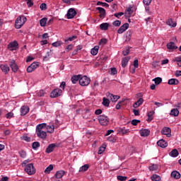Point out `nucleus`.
I'll list each match as a JSON object with an SVG mask.
<instances>
[{"mask_svg": "<svg viewBox=\"0 0 181 181\" xmlns=\"http://www.w3.org/2000/svg\"><path fill=\"white\" fill-rule=\"evenodd\" d=\"M98 6H105V8H108L110 6V5L107 3H104L103 1H98L97 3Z\"/></svg>", "mask_w": 181, "mask_h": 181, "instance_id": "49530a36", "label": "nucleus"}, {"mask_svg": "<svg viewBox=\"0 0 181 181\" xmlns=\"http://www.w3.org/2000/svg\"><path fill=\"white\" fill-rule=\"evenodd\" d=\"M53 170V165H49L45 170V173L46 175H49L50 173V171Z\"/></svg>", "mask_w": 181, "mask_h": 181, "instance_id": "37998d69", "label": "nucleus"}, {"mask_svg": "<svg viewBox=\"0 0 181 181\" xmlns=\"http://www.w3.org/2000/svg\"><path fill=\"white\" fill-rule=\"evenodd\" d=\"M63 176H64V171L63 170L57 171L55 174V177L57 179H62Z\"/></svg>", "mask_w": 181, "mask_h": 181, "instance_id": "c756f323", "label": "nucleus"}, {"mask_svg": "<svg viewBox=\"0 0 181 181\" xmlns=\"http://www.w3.org/2000/svg\"><path fill=\"white\" fill-rule=\"evenodd\" d=\"M32 148L33 149H37V148H40V143L35 141L32 144Z\"/></svg>", "mask_w": 181, "mask_h": 181, "instance_id": "79ce46f5", "label": "nucleus"}, {"mask_svg": "<svg viewBox=\"0 0 181 181\" xmlns=\"http://www.w3.org/2000/svg\"><path fill=\"white\" fill-rule=\"evenodd\" d=\"M25 172H26L28 175H35L36 170L35 167H33V163L27 164L25 168Z\"/></svg>", "mask_w": 181, "mask_h": 181, "instance_id": "423d86ee", "label": "nucleus"}, {"mask_svg": "<svg viewBox=\"0 0 181 181\" xmlns=\"http://www.w3.org/2000/svg\"><path fill=\"white\" fill-rule=\"evenodd\" d=\"M105 151V147H104V146L100 147L98 152V155H101V153H103Z\"/></svg>", "mask_w": 181, "mask_h": 181, "instance_id": "8fccbe9b", "label": "nucleus"}, {"mask_svg": "<svg viewBox=\"0 0 181 181\" xmlns=\"http://www.w3.org/2000/svg\"><path fill=\"white\" fill-rule=\"evenodd\" d=\"M47 23V18H43L40 21V25L42 28H45Z\"/></svg>", "mask_w": 181, "mask_h": 181, "instance_id": "f704fd0d", "label": "nucleus"}, {"mask_svg": "<svg viewBox=\"0 0 181 181\" xmlns=\"http://www.w3.org/2000/svg\"><path fill=\"white\" fill-rule=\"evenodd\" d=\"M139 122H141V120H139V119H133V120L132 121V125L136 126V125H138V124H139Z\"/></svg>", "mask_w": 181, "mask_h": 181, "instance_id": "864d4df0", "label": "nucleus"}, {"mask_svg": "<svg viewBox=\"0 0 181 181\" xmlns=\"http://www.w3.org/2000/svg\"><path fill=\"white\" fill-rule=\"evenodd\" d=\"M152 181H160V176L154 174L151 177Z\"/></svg>", "mask_w": 181, "mask_h": 181, "instance_id": "58836bf2", "label": "nucleus"}, {"mask_svg": "<svg viewBox=\"0 0 181 181\" xmlns=\"http://www.w3.org/2000/svg\"><path fill=\"white\" fill-rule=\"evenodd\" d=\"M95 115H100V114H103V110L100 109H98L95 111Z\"/></svg>", "mask_w": 181, "mask_h": 181, "instance_id": "bf43d9fd", "label": "nucleus"}, {"mask_svg": "<svg viewBox=\"0 0 181 181\" xmlns=\"http://www.w3.org/2000/svg\"><path fill=\"white\" fill-rule=\"evenodd\" d=\"M77 15V12H76V10L74 8H70L66 14L68 19H73Z\"/></svg>", "mask_w": 181, "mask_h": 181, "instance_id": "9b49d317", "label": "nucleus"}, {"mask_svg": "<svg viewBox=\"0 0 181 181\" xmlns=\"http://www.w3.org/2000/svg\"><path fill=\"white\" fill-rule=\"evenodd\" d=\"M157 145L160 148H166L168 146V142L163 139H160L157 142Z\"/></svg>", "mask_w": 181, "mask_h": 181, "instance_id": "a211bd4d", "label": "nucleus"}, {"mask_svg": "<svg viewBox=\"0 0 181 181\" xmlns=\"http://www.w3.org/2000/svg\"><path fill=\"white\" fill-rule=\"evenodd\" d=\"M46 129V123H42L36 127V135L40 139H46L47 138V132L45 131Z\"/></svg>", "mask_w": 181, "mask_h": 181, "instance_id": "f257e3e1", "label": "nucleus"}, {"mask_svg": "<svg viewBox=\"0 0 181 181\" xmlns=\"http://www.w3.org/2000/svg\"><path fill=\"white\" fill-rule=\"evenodd\" d=\"M171 132H172V130L169 127H164L161 130V134L163 135H166V136H168V138H170V136H172Z\"/></svg>", "mask_w": 181, "mask_h": 181, "instance_id": "9d476101", "label": "nucleus"}, {"mask_svg": "<svg viewBox=\"0 0 181 181\" xmlns=\"http://www.w3.org/2000/svg\"><path fill=\"white\" fill-rule=\"evenodd\" d=\"M59 87L61 89L57 88L52 91V93H50L51 98H57V97H60V95H62L63 90H64V88H66V82L62 81Z\"/></svg>", "mask_w": 181, "mask_h": 181, "instance_id": "f03ea898", "label": "nucleus"}, {"mask_svg": "<svg viewBox=\"0 0 181 181\" xmlns=\"http://www.w3.org/2000/svg\"><path fill=\"white\" fill-rule=\"evenodd\" d=\"M144 104V98H140L134 105L133 108H138L140 105H142Z\"/></svg>", "mask_w": 181, "mask_h": 181, "instance_id": "412c9836", "label": "nucleus"}, {"mask_svg": "<svg viewBox=\"0 0 181 181\" xmlns=\"http://www.w3.org/2000/svg\"><path fill=\"white\" fill-rule=\"evenodd\" d=\"M19 47V44L18 43V41L14 40L13 42H10L8 45V49L11 52H13V50H16Z\"/></svg>", "mask_w": 181, "mask_h": 181, "instance_id": "6e6552de", "label": "nucleus"}, {"mask_svg": "<svg viewBox=\"0 0 181 181\" xmlns=\"http://www.w3.org/2000/svg\"><path fill=\"white\" fill-rule=\"evenodd\" d=\"M129 28V24L128 23H125L124 25H122L118 30L117 33L121 35L122 33H124L127 29Z\"/></svg>", "mask_w": 181, "mask_h": 181, "instance_id": "ddd939ff", "label": "nucleus"}, {"mask_svg": "<svg viewBox=\"0 0 181 181\" xmlns=\"http://www.w3.org/2000/svg\"><path fill=\"white\" fill-rule=\"evenodd\" d=\"M106 95L107 98H109V100H110V101H112V103H116V101H118V100H119V96L114 95L113 94L110 93H106Z\"/></svg>", "mask_w": 181, "mask_h": 181, "instance_id": "f8f14e48", "label": "nucleus"}, {"mask_svg": "<svg viewBox=\"0 0 181 181\" xmlns=\"http://www.w3.org/2000/svg\"><path fill=\"white\" fill-rule=\"evenodd\" d=\"M98 120L100 125L103 127H107L110 124V119L105 115H101L98 117Z\"/></svg>", "mask_w": 181, "mask_h": 181, "instance_id": "20e7f679", "label": "nucleus"}, {"mask_svg": "<svg viewBox=\"0 0 181 181\" xmlns=\"http://www.w3.org/2000/svg\"><path fill=\"white\" fill-rule=\"evenodd\" d=\"M116 73H117V69L111 68V74H112L114 76V75H115Z\"/></svg>", "mask_w": 181, "mask_h": 181, "instance_id": "774afa93", "label": "nucleus"}, {"mask_svg": "<svg viewBox=\"0 0 181 181\" xmlns=\"http://www.w3.org/2000/svg\"><path fill=\"white\" fill-rule=\"evenodd\" d=\"M37 67H39L37 62H33L27 68V71L28 73H32V71H35Z\"/></svg>", "mask_w": 181, "mask_h": 181, "instance_id": "1a4fd4ad", "label": "nucleus"}, {"mask_svg": "<svg viewBox=\"0 0 181 181\" xmlns=\"http://www.w3.org/2000/svg\"><path fill=\"white\" fill-rule=\"evenodd\" d=\"M98 50H100L99 46H95L91 50L90 53L93 56H96L98 54Z\"/></svg>", "mask_w": 181, "mask_h": 181, "instance_id": "cd10ccee", "label": "nucleus"}, {"mask_svg": "<svg viewBox=\"0 0 181 181\" xmlns=\"http://www.w3.org/2000/svg\"><path fill=\"white\" fill-rule=\"evenodd\" d=\"M171 177H173V179H180V173L176 171V170H174L171 173V175H170Z\"/></svg>", "mask_w": 181, "mask_h": 181, "instance_id": "aec40b11", "label": "nucleus"}, {"mask_svg": "<svg viewBox=\"0 0 181 181\" xmlns=\"http://www.w3.org/2000/svg\"><path fill=\"white\" fill-rule=\"evenodd\" d=\"M131 59V57H125L122 60V66L125 68L128 65V62Z\"/></svg>", "mask_w": 181, "mask_h": 181, "instance_id": "f3484780", "label": "nucleus"}, {"mask_svg": "<svg viewBox=\"0 0 181 181\" xmlns=\"http://www.w3.org/2000/svg\"><path fill=\"white\" fill-rule=\"evenodd\" d=\"M158 169V165L156 164H151L149 166V170L153 172Z\"/></svg>", "mask_w": 181, "mask_h": 181, "instance_id": "c03bdc74", "label": "nucleus"}, {"mask_svg": "<svg viewBox=\"0 0 181 181\" xmlns=\"http://www.w3.org/2000/svg\"><path fill=\"white\" fill-rule=\"evenodd\" d=\"M66 52H70V50H73V45H69L66 48Z\"/></svg>", "mask_w": 181, "mask_h": 181, "instance_id": "680f3d73", "label": "nucleus"}, {"mask_svg": "<svg viewBox=\"0 0 181 181\" xmlns=\"http://www.w3.org/2000/svg\"><path fill=\"white\" fill-rule=\"evenodd\" d=\"M153 81L155 82L156 86H159V84H160V83H162V78L157 77V78L153 79Z\"/></svg>", "mask_w": 181, "mask_h": 181, "instance_id": "a19ab883", "label": "nucleus"}, {"mask_svg": "<svg viewBox=\"0 0 181 181\" xmlns=\"http://www.w3.org/2000/svg\"><path fill=\"white\" fill-rule=\"evenodd\" d=\"M168 49H170V50H176L177 49V47L174 44V42H169L167 44Z\"/></svg>", "mask_w": 181, "mask_h": 181, "instance_id": "7c9ffc66", "label": "nucleus"}, {"mask_svg": "<svg viewBox=\"0 0 181 181\" xmlns=\"http://www.w3.org/2000/svg\"><path fill=\"white\" fill-rule=\"evenodd\" d=\"M153 114H155V111H151L148 113V115H147V116H148L147 121L148 122H151V121H152V119H153Z\"/></svg>", "mask_w": 181, "mask_h": 181, "instance_id": "72a5a7b5", "label": "nucleus"}, {"mask_svg": "<svg viewBox=\"0 0 181 181\" xmlns=\"http://www.w3.org/2000/svg\"><path fill=\"white\" fill-rule=\"evenodd\" d=\"M89 168L90 165L88 164H86L79 168V172H87Z\"/></svg>", "mask_w": 181, "mask_h": 181, "instance_id": "c9c22d12", "label": "nucleus"}, {"mask_svg": "<svg viewBox=\"0 0 181 181\" xmlns=\"http://www.w3.org/2000/svg\"><path fill=\"white\" fill-rule=\"evenodd\" d=\"M45 94H46V92L43 90H41L37 93V95H38V97H43Z\"/></svg>", "mask_w": 181, "mask_h": 181, "instance_id": "de8ad7c7", "label": "nucleus"}, {"mask_svg": "<svg viewBox=\"0 0 181 181\" xmlns=\"http://www.w3.org/2000/svg\"><path fill=\"white\" fill-rule=\"evenodd\" d=\"M170 114L173 117H177L179 115V110H177V109H173V110H171Z\"/></svg>", "mask_w": 181, "mask_h": 181, "instance_id": "e433bc0d", "label": "nucleus"}, {"mask_svg": "<svg viewBox=\"0 0 181 181\" xmlns=\"http://www.w3.org/2000/svg\"><path fill=\"white\" fill-rule=\"evenodd\" d=\"M152 2V0H143V3L144 5H146L147 6H149Z\"/></svg>", "mask_w": 181, "mask_h": 181, "instance_id": "5fc2aeb1", "label": "nucleus"}, {"mask_svg": "<svg viewBox=\"0 0 181 181\" xmlns=\"http://www.w3.org/2000/svg\"><path fill=\"white\" fill-rule=\"evenodd\" d=\"M168 84L170 86H177V84H179V81L176 78H171L168 80Z\"/></svg>", "mask_w": 181, "mask_h": 181, "instance_id": "393cba45", "label": "nucleus"}, {"mask_svg": "<svg viewBox=\"0 0 181 181\" xmlns=\"http://www.w3.org/2000/svg\"><path fill=\"white\" fill-rule=\"evenodd\" d=\"M102 104L104 105V107H110V99L103 98Z\"/></svg>", "mask_w": 181, "mask_h": 181, "instance_id": "4c0bfd02", "label": "nucleus"}, {"mask_svg": "<svg viewBox=\"0 0 181 181\" xmlns=\"http://www.w3.org/2000/svg\"><path fill=\"white\" fill-rule=\"evenodd\" d=\"M110 24L108 23H103L100 25V29H101V30H108Z\"/></svg>", "mask_w": 181, "mask_h": 181, "instance_id": "b1692460", "label": "nucleus"}, {"mask_svg": "<svg viewBox=\"0 0 181 181\" xmlns=\"http://www.w3.org/2000/svg\"><path fill=\"white\" fill-rule=\"evenodd\" d=\"M12 117H13V112H8L6 115V117L8 119L12 118Z\"/></svg>", "mask_w": 181, "mask_h": 181, "instance_id": "052dcab7", "label": "nucleus"}, {"mask_svg": "<svg viewBox=\"0 0 181 181\" xmlns=\"http://www.w3.org/2000/svg\"><path fill=\"white\" fill-rule=\"evenodd\" d=\"M129 54V49H124L123 51V56H128Z\"/></svg>", "mask_w": 181, "mask_h": 181, "instance_id": "338daca9", "label": "nucleus"}, {"mask_svg": "<svg viewBox=\"0 0 181 181\" xmlns=\"http://www.w3.org/2000/svg\"><path fill=\"white\" fill-rule=\"evenodd\" d=\"M90 83H91V79L87 77V76H83L79 79V84L83 87H85L86 86H88Z\"/></svg>", "mask_w": 181, "mask_h": 181, "instance_id": "0eeeda50", "label": "nucleus"}, {"mask_svg": "<svg viewBox=\"0 0 181 181\" xmlns=\"http://www.w3.org/2000/svg\"><path fill=\"white\" fill-rule=\"evenodd\" d=\"M134 11H132V9L131 8H127L126 11H125V16L127 17V18H129V16H131V15H132V13Z\"/></svg>", "mask_w": 181, "mask_h": 181, "instance_id": "ea45409f", "label": "nucleus"}, {"mask_svg": "<svg viewBox=\"0 0 181 181\" xmlns=\"http://www.w3.org/2000/svg\"><path fill=\"white\" fill-rule=\"evenodd\" d=\"M133 32L132 30H128L126 33V42H129L131 37H132Z\"/></svg>", "mask_w": 181, "mask_h": 181, "instance_id": "473e14b6", "label": "nucleus"}, {"mask_svg": "<svg viewBox=\"0 0 181 181\" xmlns=\"http://www.w3.org/2000/svg\"><path fill=\"white\" fill-rule=\"evenodd\" d=\"M112 25H113V26H116V27L120 26V25H121V21H119V20H116L115 21H114V22L112 23Z\"/></svg>", "mask_w": 181, "mask_h": 181, "instance_id": "09e8293b", "label": "nucleus"}, {"mask_svg": "<svg viewBox=\"0 0 181 181\" xmlns=\"http://www.w3.org/2000/svg\"><path fill=\"white\" fill-rule=\"evenodd\" d=\"M40 9H41L42 11H45V10L46 9V4H45V3L42 4L40 5Z\"/></svg>", "mask_w": 181, "mask_h": 181, "instance_id": "69168bd1", "label": "nucleus"}, {"mask_svg": "<svg viewBox=\"0 0 181 181\" xmlns=\"http://www.w3.org/2000/svg\"><path fill=\"white\" fill-rule=\"evenodd\" d=\"M97 11H98L100 15V18L101 19H104V18H105V16L107 15L106 12H105V9L103 7H98L96 8Z\"/></svg>", "mask_w": 181, "mask_h": 181, "instance_id": "4468645a", "label": "nucleus"}, {"mask_svg": "<svg viewBox=\"0 0 181 181\" xmlns=\"http://www.w3.org/2000/svg\"><path fill=\"white\" fill-rule=\"evenodd\" d=\"M173 62H177V63L181 62V56L175 57Z\"/></svg>", "mask_w": 181, "mask_h": 181, "instance_id": "e2e57ef3", "label": "nucleus"}, {"mask_svg": "<svg viewBox=\"0 0 181 181\" xmlns=\"http://www.w3.org/2000/svg\"><path fill=\"white\" fill-rule=\"evenodd\" d=\"M28 19L25 16H20L17 18L15 23V28L16 29H21L23 25L26 23Z\"/></svg>", "mask_w": 181, "mask_h": 181, "instance_id": "7ed1b4c3", "label": "nucleus"}, {"mask_svg": "<svg viewBox=\"0 0 181 181\" xmlns=\"http://www.w3.org/2000/svg\"><path fill=\"white\" fill-rule=\"evenodd\" d=\"M127 177L126 176H121V175L117 176V180L125 181L127 180Z\"/></svg>", "mask_w": 181, "mask_h": 181, "instance_id": "3c124183", "label": "nucleus"}, {"mask_svg": "<svg viewBox=\"0 0 181 181\" xmlns=\"http://www.w3.org/2000/svg\"><path fill=\"white\" fill-rule=\"evenodd\" d=\"M122 15H124V13L122 12H119V13H116L114 14V16H115L116 18H117L118 19H119V18H121V16H122Z\"/></svg>", "mask_w": 181, "mask_h": 181, "instance_id": "6e6d98bb", "label": "nucleus"}, {"mask_svg": "<svg viewBox=\"0 0 181 181\" xmlns=\"http://www.w3.org/2000/svg\"><path fill=\"white\" fill-rule=\"evenodd\" d=\"M64 4H66L67 5H71V2L76 1V0H62Z\"/></svg>", "mask_w": 181, "mask_h": 181, "instance_id": "4d7b16f0", "label": "nucleus"}, {"mask_svg": "<svg viewBox=\"0 0 181 181\" xmlns=\"http://www.w3.org/2000/svg\"><path fill=\"white\" fill-rule=\"evenodd\" d=\"M1 69L2 70L3 73H8L9 71V66L6 64H1L0 66Z\"/></svg>", "mask_w": 181, "mask_h": 181, "instance_id": "c85d7f7f", "label": "nucleus"}, {"mask_svg": "<svg viewBox=\"0 0 181 181\" xmlns=\"http://www.w3.org/2000/svg\"><path fill=\"white\" fill-rule=\"evenodd\" d=\"M134 69H138V67H139L138 59L134 60Z\"/></svg>", "mask_w": 181, "mask_h": 181, "instance_id": "0e129e2a", "label": "nucleus"}, {"mask_svg": "<svg viewBox=\"0 0 181 181\" xmlns=\"http://www.w3.org/2000/svg\"><path fill=\"white\" fill-rule=\"evenodd\" d=\"M140 135L141 136H148L149 134H151V131L146 129H142L140 130Z\"/></svg>", "mask_w": 181, "mask_h": 181, "instance_id": "4be33fe9", "label": "nucleus"}, {"mask_svg": "<svg viewBox=\"0 0 181 181\" xmlns=\"http://www.w3.org/2000/svg\"><path fill=\"white\" fill-rule=\"evenodd\" d=\"M54 128H59V121L56 120L54 124L53 123H50L49 125L46 124L45 129H47V132L49 134L54 133Z\"/></svg>", "mask_w": 181, "mask_h": 181, "instance_id": "39448f33", "label": "nucleus"}, {"mask_svg": "<svg viewBox=\"0 0 181 181\" xmlns=\"http://www.w3.org/2000/svg\"><path fill=\"white\" fill-rule=\"evenodd\" d=\"M81 78V75H78V76H74L71 77V80L73 84H76L77 81H80V78Z\"/></svg>", "mask_w": 181, "mask_h": 181, "instance_id": "bb28decb", "label": "nucleus"}, {"mask_svg": "<svg viewBox=\"0 0 181 181\" xmlns=\"http://www.w3.org/2000/svg\"><path fill=\"white\" fill-rule=\"evenodd\" d=\"M62 44L63 42H62V41H57L55 42H53L52 44V46H53V47H59V46H62Z\"/></svg>", "mask_w": 181, "mask_h": 181, "instance_id": "a18cd8bd", "label": "nucleus"}, {"mask_svg": "<svg viewBox=\"0 0 181 181\" xmlns=\"http://www.w3.org/2000/svg\"><path fill=\"white\" fill-rule=\"evenodd\" d=\"M9 66L14 73H16V71H18V69H19L18 67V65L16 64V62H15V60H11L9 63Z\"/></svg>", "mask_w": 181, "mask_h": 181, "instance_id": "2eb2a0df", "label": "nucleus"}, {"mask_svg": "<svg viewBox=\"0 0 181 181\" xmlns=\"http://www.w3.org/2000/svg\"><path fill=\"white\" fill-rule=\"evenodd\" d=\"M166 24L168 26H170V28H176L177 23L175 21H173V19L170 18L166 21Z\"/></svg>", "mask_w": 181, "mask_h": 181, "instance_id": "dca6fc26", "label": "nucleus"}, {"mask_svg": "<svg viewBox=\"0 0 181 181\" xmlns=\"http://www.w3.org/2000/svg\"><path fill=\"white\" fill-rule=\"evenodd\" d=\"M117 132H118L119 134H122V135H125V134L129 133V129H125V127H122V128H119V129L117 130Z\"/></svg>", "mask_w": 181, "mask_h": 181, "instance_id": "5701e85b", "label": "nucleus"}, {"mask_svg": "<svg viewBox=\"0 0 181 181\" xmlns=\"http://www.w3.org/2000/svg\"><path fill=\"white\" fill-rule=\"evenodd\" d=\"M107 39L103 38L100 40L99 45H102V46H104V45L107 44Z\"/></svg>", "mask_w": 181, "mask_h": 181, "instance_id": "603ef678", "label": "nucleus"}, {"mask_svg": "<svg viewBox=\"0 0 181 181\" xmlns=\"http://www.w3.org/2000/svg\"><path fill=\"white\" fill-rule=\"evenodd\" d=\"M21 115H26V114L29 112V108L28 107V106L21 107Z\"/></svg>", "mask_w": 181, "mask_h": 181, "instance_id": "a878e982", "label": "nucleus"}, {"mask_svg": "<svg viewBox=\"0 0 181 181\" xmlns=\"http://www.w3.org/2000/svg\"><path fill=\"white\" fill-rule=\"evenodd\" d=\"M20 156H21V158H26V152L21 151L20 152Z\"/></svg>", "mask_w": 181, "mask_h": 181, "instance_id": "13d9d810", "label": "nucleus"}, {"mask_svg": "<svg viewBox=\"0 0 181 181\" xmlns=\"http://www.w3.org/2000/svg\"><path fill=\"white\" fill-rule=\"evenodd\" d=\"M56 146V144H49L47 148H46L45 152L47 153H51V152H53L54 151V147Z\"/></svg>", "mask_w": 181, "mask_h": 181, "instance_id": "6ab92c4d", "label": "nucleus"}, {"mask_svg": "<svg viewBox=\"0 0 181 181\" xmlns=\"http://www.w3.org/2000/svg\"><path fill=\"white\" fill-rule=\"evenodd\" d=\"M170 156H172L173 158H176L179 156V151L177 149H174L171 152H170Z\"/></svg>", "mask_w": 181, "mask_h": 181, "instance_id": "2f4dec72", "label": "nucleus"}]
</instances>
